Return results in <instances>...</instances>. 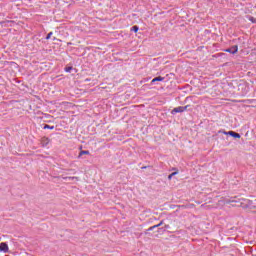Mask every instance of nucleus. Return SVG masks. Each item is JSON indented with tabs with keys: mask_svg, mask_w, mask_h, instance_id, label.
<instances>
[{
	"mask_svg": "<svg viewBox=\"0 0 256 256\" xmlns=\"http://www.w3.org/2000/svg\"><path fill=\"white\" fill-rule=\"evenodd\" d=\"M240 207L243 209H254L255 205L253 201L244 199L243 202H241Z\"/></svg>",
	"mask_w": 256,
	"mask_h": 256,
	"instance_id": "nucleus-1",
	"label": "nucleus"
},
{
	"mask_svg": "<svg viewBox=\"0 0 256 256\" xmlns=\"http://www.w3.org/2000/svg\"><path fill=\"white\" fill-rule=\"evenodd\" d=\"M189 107V105L185 106V107H177V108H174L172 110V114H177V113H183L186 111V109Z\"/></svg>",
	"mask_w": 256,
	"mask_h": 256,
	"instance_id": "nucleus-2",
	"label": "nucleus"
},
{
	"mask_svg": "<svg viewBox=\"0 0 256 256\" xmlns=\"http://www.w3.org/2000/svg\"><path fill=\"white\" fill-rule=\"evenodd\" d=\"M0 252L8 253L9 252V246L6 242L0 243Z\"/></svg>",
	"mask_w": 256,
	"mask_h": 256,
	"instance_id": "nucleus-3",
	"label": "nucleus"
},
{
	"mask_svg": "<svg viewBox=\"0 0 256 256\" xmlns=\"http://www.w3.org/2000/svg\"><path fill=\"white\" fill-rule=\"evenodd\" d=\"M224 52H228L230 54H236L238 52V45H233L231 48L224 50Z\"/></svg>",
	"mask_w": 256,
	"mask_h": 256,
	"instance_id": "nucleus-4",
	"label": "nucleus"
},
{
	"mask_svg": "<svg viewBox=\"0 0 256 256\" xmlns=\"http://www.w3.org/2000/svg\"><path fill=\"white\" fill-rule=\"evenodd\" d=\"M50 142H51V140L48 137H42V139H41V144L43 147H47Z\"/></svg>",
	"mask_w": 256,
	"mask_h": 256,
	"instance_id": "nucleus-5",
	"label": "nucleus"
},
{
	"mask_svg": "<svg viewBox=\"0 0 256 256\" xmlns=\"http://www.w3.org/2000/svg\"><path fill=\"white\" fill-rule=\"evenodd\" d=\"M224 134H228V135H230L231 137H233L235 139H240L241 138L240 134H238L234 131H229L228 133L224 132Z\"/></svg>",
	"mask_w": 256,
	"mask_h": 256,
	"instance_id": "nucleus-6",
	"label": "nucleus"
},
{
	"mask_svg": "<svg viewBox=\"0 0 256 256\" xmlns=\"http://www.w3.org/2000/svg\"><path fill=\"white\" fill-rule=\"evenodd\" d=\"M89 154H90L89 150H82L79 152L78 158H80L84 155H89Z\"/></svg>",
	"mask_w": 256,
	"mask_h": 256,
	"instance_id": "nucleus-7",
	"label": "nucleus"
},
{
	"mask_svg": "<svg viewBox=\"0 0 256 256\" xmlns=\"http://www.w3.org/2000/svg\"><path fill=\"white\" fill-rule=\"evenodd\" d=\"M164 79H165L164 77L159 76V77H156V78L152 79L151 83H155V82H158V81H164Z\"/></svg>",
	"mask_w": 256,
	"mask_h": 256,
	"instance_id": "nucleus-8",
	"label": "nucleus"
},
{
	"mask_svg": "<svg viewBox=\"0 0 256 256\" xmlns=\"http://www.w3.org/2000/svg\"><path fill=\"white\" fill-rule=\"evenodd\" d=\"M131 31L137 33L139 31V27L138 26H134L131 28Z\"/></svg>",
	"mask_w": 256,
	"mask_h": 256,
	"instance_id": "nucleus-9",
	"label": "nucleus"
},
{
	"mask_svg": "<svg viewBox=\"0 0 256 256\" xmlns=\"http://www.w3.org/2000/svg\"><path fill=\"white\" fill-rule=\"evenodd\" d=\"M248 20H249L251 23H256L255 18H254L253 16H249Z\"/></svg>",
	"mask_w": 256,
	"mask_h": 256,
	"instance_id": "nucleus-10",
	"label": "nucleus"
},
{
	"mask_svg": "<svg viewBox=\"0 0 256 256\" xmlns=\"http://www.w3.org/2000/svg\"><path fill=\"white\" fill-rule=\"evenodd\" d=\"M44 129H52V130H53V129H55V127L46 124V125L44 126Z\"/></svg>",
	"mask_w": 256,
	"mask_h": 256,
	"instance_id": "nucleus-11",
	"label": "nucleus"
},
{
	"mask_svg": "<svg viewBox=\"0 0 256 256\" xmlns=\"http://www.w3.org/2000/svg\"><path fill=\"white\" fill-rule=\"evenodd\" d=\"M53 36V32H49L46 36V40H49Z\"/></svg>",
	"mask_w": 256,
	"mask_h": 256,
	"instance_id": "nucleus-12",
	"label": "nucleus"
},
{
	"mask_svg": "<svg viewBox=\"0 0 256 256\" xmlns=\"http://www.w3.org/2000/svg\"><path fill=\"white\" fill-rule=\"evenodd\" d=\"M71 70H72V67H66V68H65V72H66V73H70Z\"/></svg>",
	"mask_w": 256,
	"mask_h": 256,
	"instance_id": "nucleus-13",
	"label": "nucleus"
},
{
	"mask_svg": "<svg viewBox=\"0 0 256 256\" xmlns=\"http://www.w3.org/2000/svg\"><path fill=\"white\" fill-rule=\"evenodd\" d=\"M177 172L172 173L171 175L168 176V179L171 180L173 176H175Z\"/></svg>",
	"mask_w": 256,
	"mask_h": 256,
	"instance_id": "nucleus-14",
	"label": "nucleus"
},
{
	"mask_svg": "<svg viewBox=\"0 0 256 256\" xmlns=\"http://www.w3.org/2000/svg\"><path fill=\"white\" fill-rule=\"evenodd\" d=\"M237 201H235V200H227L226 201V204H231V203H236Z\"/></svg>",
	"mask_w": 256,
	"mask_h": 256,
	"instance_id": "nucleus-15",
	"label": "nucleus"
},
{
	"mask_svg": "<svg viewBox=\"0 0 256 256\" xmlns=\"http://www.w3.org/2000/svg\"><path fill=\"white\" fill-rule=\"evenodd\" d=\"M155 228H157V226H156V225H154V226L150 227V228H149V231H153Z\"/></svg>",
	"mask_w": 256,
	"mask_h": 256,
	"instance_id": "nucleus-16",
	"label": "nucleus"
},
{
	"mask_svg": "<svg viewBox=\"0 0 256 256\" xmlns=\"http://www.w3.org/2000/svg\"><path fill=\"white\" fill-rule=\"evenodd\" d=\"M162 225H163V221H161L158 225H155V226H157V228H158V227H160Z\"/></svg>",
	"mask_w": 256,
	"mask_h": 256,
	"instance_id": "nucleus-17",
	"label": "nucleus"
},
{
	"mask_svg": "<svg viewBox=\"0 0 256 256\" xmlns=\"http://www.w3.org/2000/svg\"><path fill=\"white\" fill-rule=\"evenodd\" d=\"M142 169H147V166H143Z\"/></svg>",
	"mask_w": 256,
	"mask_h": 256,
	"instance_id": "nucleus-18",
	"label": "nucleus"
},
{
	"mask_svg": "<svg viewBox=\"0 0 256 256\" xmlns=\"http://www.w3.org/2000/svg\"><path fill=\"white\" fill-rule=\"evenodd\" d=\"M69 179H75V177H69Z\"/></svg>",
	"mask_w": 256,
	"mask_h": 256,
	"instance_id": "nucleus-19",
	"label": "nucleus"
}]
</instances>
